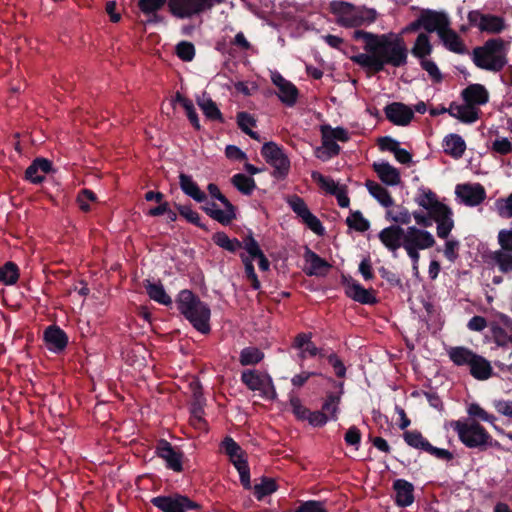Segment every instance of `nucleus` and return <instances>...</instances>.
Masks as SVG:
<instances>
[{
	"label": "nucleus",
	"instance_id": "nucleus-39",
	"mask_svg": "<svg viewBox=\"0 0 512 512\" xmlns=\"http://www.w3.org/2000/svg\"><path fill=\"white\" fill-rule=\"evenodd\" d=\"M449 359L456 366H469L474 360L476 353L465 346L450 347L447 351Z\"/></svg>",
	"mask_w": 512,
	"mask_h": 512
},
{
	"label": "nucleus",
	"instance_id": "nucleus-10",
	"mask_svg": "<svg viewBox=\"0 0 512 512\" xmlns=\"http://www.w3.org/2000/svg\"><path fill=\"white\" fill-rule=\"evenodd\" d=\"M207 190L212 198L217 199L224 206V210L212 209L209 206H202L201 209L213 220L223 226L230 225L237 217V208L229 199L221 193L219 187L214 183H209Z\"/></svg>",
	"mask_w": 512,
	"mask_h": 512
},
{
	"label": "nucleus",
	"instance_id": "nucleus-42",
	"mask_svg": "<svg viewBox=\"0 0 512 512\" xmlns=\"http://www.w3.org/2000/svg\"><path fill=\"white\" fill-rule=\"evenodd\" d=\"M433 46L430 43L429 36L426 33H420L411 49V54L420 61L431 55Z\"/></svg>",
	"mask_w": 512,
	"mask_h": 512
},
{
	"label": "nucleus",
	"instance_id": "nucleus-55",
	"mask_svg": "<svg viewBox=\"0 0 512 512\" xmlns=\"http://www.w3.org/2000/svg\"><path fill=\"white\" fill-rule=\"evenodd\" d=\"M492 259L497 264L502 273H509L512 271V252L498 250L492 255Z\"/></svg>",
	"mask_w": 512,
	"mask_h": 512
},
{
	"label": "nucleus",
	"instance_id": "nucleus-47",
	"mask_svg": "<svg viewBox=\"0 0 512 512\" xmlns=\"http://www.w3.org/2000/svg\"><path fill=\"white\" fill-rule=\"evenodd\" d=\"M278 90V97L283 104L288 107L295 105L299 92L297 87L292 82L288 81L286 84L281 85Z\"/></svg>",
	"mask_w": 512,
	"mask_h": 512
},
{
	"label": "nucleus",
	"instance_id": "nucleus-17",
	"mask_svg": "<svg viewBox=\"0 0 512 512\" xmlns=\"http://www.w3.org/2000/svg\"><path fill=\"white\" fill-rule=\"evenodd\" d=\"M455 194L466 206L470 207L478 206L486 199L485 188L480 183L458 184Z\"/></svg>",
	"mask_w": 512,
	"mask_h": 512
},
{
	"label": "nucleus",
	"instance_id": "nucleus-46",
	"mask_svg": "<svg viewBox=\"0 0 512 512\" xmlns=\"http://www.w3.org/2000/svg\"><path fill=\"white\" fill-rule=\"evenodd\" d=\"M239 257L244 265L245 275L246 278L250 281L251 287L254 290H259L261 288V283L258 279V276L255 272L254 264H253V258L248 253L245 254L241 252L239 254Z\"/></svg>",
	"mask_w": 512,
	"mask_h": 512
},
{
	"label": "nucleus",
	"instance_id": "nucleus-3",
	"mask_svg": "<svg viewBox=\"0 0 512 512\" xmlns=\"http://www.w3.org/2000/svg\"><path fill=\"white\" fill-rule=\"evenodd\" d=\"M212 240L218 247L230 252L236 253L240 249L251 255L253 259L258 260V266L261 271H268L270 268V262L260 248L259 243L253 236V232L249 230L248 234L243 237L240 241L237 238H229L228 235L223 231H218L213 234Z\"/></svg>",
	"mask_w": 512,
	"mask_h": 512
},
{
	"label": "nucleus",
	"instance_id": "nucleus-30",
	"mask_svg": "<svg viewBox=\"0 0 512 512\" xmlns=\"http://www.w3.org/2000/svg\"><path fill=\"white\" fill-rule=\"evenodd\" d=\"M439 38L441 39L443 45L451 52L456 54H464L467 49L460 38V36L449 26L444 28L439 34Z\"/></svg>",
	"mask_w": 512,
	"mask_h": 512
},
{
	"label": "nucleus",
	"instance_id": "nucleus-24",
	"mask_svg": "<svg viewBox=\"0 0 512 512\" xmlns=\"http://www.w3.org/2000/svg\"><path fill=\"white\" fill-rule=\"evenodd\" d=\"M336 387L339 388V392H327L326 398L322 404V409L329 417V420L336 421L338 419V413L340 411L339 405L341 402V396L343 394V383L336 382L332 378L329 379Z\"/></svg>",
	"mask_w": 512,
	"mask_h": 512
},
{
	"label": "nucleus",
	"instance_id": "nucleus-45",
	"mask_svg": "<svg viewBox=\"0 0 512 512\" xmlns=\"http://www.w3.org/2000/svg\"><path fill=\"white\" fill-rule=\"evenodd\" d=\"M232 185L243 195L250 196L256 189L255 180L246 174L237 173L231 177Z\"/></svg>",
	"mask_w": 512,
	"mask_h": 512
},
{
	"label": "nucleus",
	"instance_id": "nucleus-31",
	"mask_svg": "<svg viewBox=\"0 0 512 512\" xmlns=\"http://www.w3.org/2000/svg\"><path fill=\"white\" fill-rule=\"evenodd\" d=\"M443 148L447 155L460 159L466 151V143L460 135L451 133L443 139Z\"/></svg>",
	"mask_w": 512,
	"mask_h": 512
},
{
	"label": "nucleus",
	"instance_id": "nucleus-34",
	"mask_svg": "<svg viewBox=\"0 0 512 512\" xmlns=\"http://www.w3.org/2000/svg\"><path fill=\"white\" fill-rule=\"evenodd\" d=\"M322 146L318 147L315 151L317 158L322 161H327L340 153V146L336 143V140L331 138L324 130H321Z\"/></svg>",
	"mask_w": 512,
	"mask_h": 512
},
{
	"label": "nucleus",
	"instance_id": "nucleus-43",
	"mask_svg": "<svg viewBox=\"0 0 512 512\" xmlns=\"http://www.w3.org/2000/svg\"><path fill=\"white\" fill-rule=\"evenodd\" d=\"M144 286L148 296L155 302L164 306H170L172 304L171 297L166 293L161 283L147 281Z\"/></svg>",
	"mask_w": 512,
	"mask_h": 512
},
{
	"label": "nucleus",
	"instance_id": "nucleus-22",
	"mask_svg": "<svg viewBox=\"0 0 512 512\" xmlns=\"http://www.w3.org/2000/svg\"><path fill=\"white\" fill-rule=\"evenodd\" d=\"M414 201L427 212H431L434 216L448 207V205L438 200L435 192L425 187L418 189V192L414 197Z\"/></svg>",
	"mask_w": 512,
	"mask_h": 512
},
{
	"label": "nucleus",
	"instance_id": "nucleus-14",
	"mask_svg": "<svg viewBox=\"0 0 512 512\" xmlns=\"http://www.w3.org/2000/svg\"><path fill=\"white\" fill-rule=\"evenodd\" d=\"M241 381L252 391H261L269 399L276 397V390L270 376H262L255 370H246L241 374Z\"/></svg>",
	"mask_w": 512,
	"mask_h": 512
},
{
	"label": "nucleus",
	"instance_id": "nucleus-7",
	"mask_svg": "<svg viewBox=\"0 0 512 512\" xmlns=\"http://www.w3.org/2000/svg\"><path fill=\"white\" fill-rule=\"evenodd\" d=\"M221 448L229 457L230 462L239 473L240 483L244 489L250 490V467L246 457L245 451L241 446L230 436H226L221 442Z\"/></svg>",
	"mask_w": 512,
	"mask_h": 512
},
{
	"label": "nucleus",
	"instance_id": "nucleus-27",
	"mask_svg": "<svg viewBox=\"0 0 512 512\" xmlns=\"http://www.w3.org/2000/svg\"><path fill=\"white\" fill-rule=\"evenodd\" d=\"M52 170V162L46 158L38 157L32 161L25 171V180L33 184H39L44 180V176L39 171L47 174Z\"/></svg>",
	"mask_w": 512,
	"mask_h": 512
},
{
	"label": "nucleus",
	"instance_id": "nucleus-58",
	"mask_svg": "<svg viewBox=\"0 0 512 512\" xmlns=\"http://www.w3.org/2000/svg\"><path fill=\"white\" fill-rule=\"evenodd\" d=\"M468 415L472 418H477L484 422L493 423L496 420V417L492 414L486 412L479 404L472 403L468 407Z\"/></svg>",
	"mask_w": 512,
	"mask_h": 512
},
{
	"label": "nucleus",
	"instance_id": "nucleus-1",
	"mask_svg": "<svg viewBox=\"0 0 512 512\" xmlns=\"http://www.w3.org/2000/svg\"><path fill=\"white\" fill-rule=\"evenodd\" d=\"M354 40H363L365 53H359L350 59L353 63L367 69L375 75L386 65L402 67L407 64L408 49L403 38L392 33L374 34L364 30H355Z\"/></svg>",
	"mask_w": 512,
	"mask_h": 512
},
{
	"label": "nucleus",
	"instance_id": "nucleus-60",
	"mask_svg": "<svg viewBox=\"0 0 512 512\" xmlns=\"http://www.w3.org/2000/svg\"><path fill=\"white\" fill-rule=\"evenodd\" d=\"M420 66L429 74L433 82L440 83L442 81V74L434 61L423 59L420 61Z\"/></svg>",
	"mask_w": 512,
	"mask_h": 512
},
{
	"label": "nucleus",
	"instance_id": "nucleus-29",
	"mask_svg": "<svg viewBox=\"0 0 512 512\" xmlns=\"http://www.w3.org/2000/svg\"><path fill=\"white\" fill-rule=\"evenodd\" d=\"M373 170L379 179L388 186H396L401 182L400 172L388 162L374 163Z\"/></svg>",
	"mask_w": 512,
	"mask_h": 512
},
{
	"label": "nucleus",
	"instance_id": "nucleus-64",
	"mask_svg": "<svg viewBox=\"0 0 512 512\" xmlns=\"http://www.w3.org/2000/svg\"><path fill=\"white\" fill-rule=\"evenodd\" d=\"M297 508L300 512H328L324 502L317 500L304 501Z\"/></svg>",
	"mask_w": 512,
	"mask_h": 512
},
{
	"label": "nucleus",
	"instance_id": "nucleus-38",
	"mask_svg": "<svg viewBox=\"0 0 512 512\" xmlns=\"http://www.w3.org/2000/svg\"><path fill=\"white\" fill-rule=\"evenodd\" d=\"M365 186L370 195L374 197L383 207L389 208L394 206L393 197L391 196L390 192L381 184L373 180H367Z\"/></svg>",
	"mask_w": 512,
	"mask_h": 512
},
{
	"label": "nucleus",
	"instance_id": "nucleus-2",
	"mask_svg": "<svg viewBox=\"0 0 512 512\" xmlns=\"http://www.w3.org/2000/svg\"><path fill=\"white\" fill-rule=\"evenodd\" d=\"M175 303L178 311L200 333L208 334L211 331V310L207 303L191 290L183 289L176 296Z\"/></svg>",
	"mask_w": 512,
	"mask_h": 512
},
{
	"label": "nucleus",
	"instance_id": "nucleus-35",
	"mask_svg": "<svg viewBox=\"0 0 512 512\" xmlns=\"http://www.w3.org/2000/svg\"><path fill=\"white\" fill-rule=\"evenodd\" d=\"M449 115L463 123H474L479 117L475 107H470L468 104L459 105L456 102L450 104Z\"/></svg>",
	"mask_w": 512,
	"mask_h": 512
},
{
	"label": "nucleus",
	"instance_id": "nucleus-51",
	"mask_svg": "<svg viewBox=\"0 0 512 512\" xmlns=\"http://www.w3.org/2000/svg\"><path fill=\"white\" fill-rule=\"evenodd\" d=\"M277 490V484L274 479L262 477L261 483L254 486V496L257 500L261 501L266 496L272 494Z\"/></svg>",
	"mask_w": 512,
	"mask_h": 512
},
{
	"label": "nucleus",
	"instance_id": "nucleus-23",
	"mask_svg": "<svg viewBox=\"0 0 512 512\" xmlns=\"http://www.w3.org/2000/svg\"><path fill=\"white\" fill-rule=\"evenodd\" d=\"M462 99L470 107L485 105L489 101L488 90L482 84H470L461 92Z\"/></svg>",
	"mask_w": 512,
	"mask_h": 512
},
{
	"label": "nucleus",
	"instance_id": "nucleus-41",
	"mask_svg": "<svg viewBox=\"0 0 512 512\" xmlns=\"http://www.w3.org/2000/svg\"><path fill=\"white\" fill-rule=\"evenodd\" d=\"M306 261L310 264V268L307 272L308 275H325L331 265L317 253L308 249L306 252Z\"/></svg>",
	"mask_w": 512,
	"mask_h": 512
},
{
	"label": "nucleus",
	"instance_id": "nucleus-50",
	"mask_svg": "<svg viewBox=\"0 0 512 512\" xmlns=\"http://www.w3.org/2000/svg\"><path fill=\"white\" fill-rule=\"evenodd\" d=\"M176 209L179 214L184 217L189 223L197 226L198 228L208 232V227L201 221V217L199 213L192 210L190 206L175 204Z\"/></svg>",
	"mask_w": 512,
	"mask_h": 512
},
{
	"label": "nucleus",
	"instance_id": "nucleus-63",
	"mask_svg": "<svg viewBox=\"0 0 512 512\" xmlns=\"http://www.w3.org/2000/svg\"><path fill=\"white\" fill-rule=\"evenodd\" d=\"M497 240L503 251L512 252V228L500 230Z\"/></svg>",
	"mask_w": 512,
	"mask_h": 512
},
{
	"label": "nucleus",
	"instance_id": "nucleus-19",
	"mask_svg": "<svg viewBox=\"0 0 512 512\" xmlns=\"http://www.w3.org/2000/svg\"><path fill=\"white\" fill-rule=\"evenodd\" d=\"M378 238L385 248L395 253L399 248H404L405 229L400 225H390L379 232Z\"/></svg>",
	"mask_w": 512,
	"mask_h": 512
},
{
	"label": "nucleus",
	"instance_id": "nucleus-53",
	"mask_svg": "<svg viewBox=\"0 0 512 512\" xmlns=\"http://www.w3.org/2000/svg\"><path fill=\"white\" fill-rule=\"evenodd\" d=\"M346 224L358 232H365L370 228V222L364 218L359 210L350 213V216L346 219Z\"/></svg>",
	"mask_w": 512,
	"mask_h": 512
},
{
	"label": "nucleus",
	"instance_id": "nucleus-54",
	"mask_svg": "<svg viewBox=\"0 0 512 512\" xmlns=\"http://www.w3.org/2000/svg\"><path fill=\"white\" fill-rule=\"evenodd\" d=\"M311 178L322 188L324 189L327 193L331 194V195H335L338 190H340L341 187L338 186L337 183H335V181L331 178H328L324 175H322L320 172L318 171H313L311 173Z\"/></svg>",
	"mask_w": 512,
	"mask_h": 512
},
{
	"label": "nucleus",
	"instance_id": "nucleus-26",
	"mask_svg": "<svg viewBox=\"0 0 512 512\" xmlns=\"http://www.w3.org/2000/svg\"><path fill=\"white\" fill-rule=\"evenodd\" d=\"M395 503L399 507H408L414 502V486L407 480L397 479L393 482Z\"/></svg>",
	"mask_w": 512,
	"mask_h": 512
},
{
	"label": "nucleus",
	"instance_id": "nucleus-9",
	"mask_svg": "<svg viewBox=\"0 0 512 512\" xmlns=\"http://www.w3.org/2000/svg\"><path fill=\"white\" fill-rule=\"evenodd\" d=\"M150 503L161 512H188L201 509V505L198 502L177 492L155 496L151 498Z\"/></svg>",
	"mask_w": 512,
	"mask_h": 512
},
{
	"label": "nucleus",
	"instance_id": "nucleus-18",
	"mask_svg": "<svg viewBox=\"0 0 512 512\" xmlns=\"http://www.w3.org/2000/svg\"><path fill=\"white\" fill-rule=\"evenodd\" d=\"M386 118L397 126H406L414 118V111L402 102H392L384 107Z\"/></svg>",
	"mask_w": 512,
	"mask_h": 512
},
{
	"label": "nucleus",
	"instance_id": "nucleus-12",
	"mask_svg": "<svg viewBox=\"0 0 512 512\" xmlns=\"http://www.w3.org/2000/svg\"><path fill=\"white\" fill-rule=\"evenodd\" d=\"M155 454L165 461L167 469L176 473L183 472L184 453L166 439L158 440L155 446Z\"/></svg>",
	"mask_w": 512,
	"mask_h": 512
},
{
	"label": "nucleus",
	"instance_id": "nucleus-48",
	"mask_svg": "<svg viewBox=\"0 0 512 512\" xmlns=\"http://www.w3.org/2000/svg\"><path fill=\"white\" fill-rule=\"evenodd\" d=\"M264 358V353L257 347H245L240 352L239 362L242 366L256 365Z\"/></svg>",
	"mask_w": 512,
	"mask_h": 512
},
{
	"label": "nucleus",
	"instance_id": "nucleus-20",
	"mask_svg": "<svg viewBox=\"0 0 512 512\" xmlns=\"http://www.w3.org/2000/svg\"><path fill=\"white\" fill-rule=\"evenodd\" d=\"M420 18L422 27L427 33L436 32L439 34L444 28L450 26L449 18L443 12L424 9L420 13Z\"/></svg>",
	"mask_w": 512,
	"mask_h": 512
},
{
	"label": "nucleus",
	"instance_id": "nucleus-59",
	"mask_svg": "<svg viewBox=\"0 0 512 512\" xmlns=\"http://www.w3.org/2000/svg\"><path fill=\"white\" fill-rule=\"evenodd\" d=\"M490 330L493 340L498 346H505L512 340L507 331L498 324H493Z\"/></svg>",
	"mask_w": 512,
	"mask_h": 512
},
{
	"label": "nucleus",
	"instance_id": "nucleus-5",
	"mask_svg": "<svg viewBox=\"0 0 512 512\" xmlns=\"http://www.w3.org/2000/svg\"><path fill=\"white\" fill-rule=\"evenodd\" d=\"M330 11L337 17V24L346 28L360 27L376 20V11L366 7H356L345 1L330 3Z\"/></svg>",
	"mask_w": 512,
	"mask_h": 512
},
{
	"label": "nucleus",
	"instance_id": "nucleus-8",
	"mask_svg": "<svg viewBox=\"0 0 512 512\" xmlns=\"http://www.w3.org/2000/svg\"><path fill=\"white\" fill-rule=\"evenodd\" d=\"M261 156L273 167L271 175L277 180H285L290 172L291 162L284 150L277 143L270 141L263 144Z\"/></svg>",
	"mask_w": 512,
	"mask_h": 512
},
{
	"label": "nucleus",
	"instance_id": "nucleus-11",
	"mask_svg": "<svg viewBox=\"0 0 512 512\" xmlns=\"http://www.w3.org/2000/svg\"><path fill=\"white\" fill-rule=\"evenodd\" d=\"M288 205L292 211L302 219L303 223L316 235L323 236L325 234V228L321 221L311 213L307 204L298 195H292L287 200Z\"/></svg>",
	"mask_w": 512,
	"mask_h": 512
},
{
	"label": "nucleus",
	"instance_id": "nucleus-44",
	"mask_svg": "<svg viewBox=\"0 0 512 512\" xmlns=\"http://www.w3.org/2000/svg\"><path fill=\"white\" fill-rule=\"evenodd\" d=\"M385 218L396 223L395 225H408L411 223L412 213L403 205H395L386 211Z\"/></svg>",
	"mask_w": 512,
	"mask_h": 512
},
{
	"label": "nucleus",
	"instance_id": "nucleus-28",
	"mask_svg": "<svg viewBox=\"0 0 512 512\" xmlns=\"http://www.w3.org/2000/svg\"><path fill=\"white\" fill-rule=\"evenodd\" d=\"M346 295L360 304L373 305L377 303V298L372 294V291L364 288L355 280L348 283Z\"/></svg>",
	"mask_w": 512,
	"mask_h": 512
},
{
	"label": "nucleus",
	"instance_id": "nucleus-62",
	"mask_svg": "<svg viewBox=\"0 0 512 512\" xmlns=\"http://www.w3.org/2000/svg\"><path fill=\"white\" fill-rule=\"evenodd\" d=\"M498 215L502 218L512 217V193L506 197L496 201Z\"/></svg>",
	"mask_w": 512,
	"mask_h": 512
},
{
	"label": "nucleus",
	"instance_id": "nucleus-21",
	"mask_svg": "<svg viewBox=\"0 0 512 512\" xmlns=\"http://www.w3.org/2000/svg\"><path fill=\"white\" fill-rule=\"evenodd\" d=\"M43 339L48 350L54 353L63 352L68 344L66 332L57 325L48 326L44 331Z\"/></svg>",
	"mask_w": 512,
	"mask_h": 512
},
{
	"label": "nucleus",
	"instance_id": "nucleus-13",
	"mask_svg": "<svg viewBox=\"0 0 512 512\" xmlns=\"http://www.w3.org/2000/svg\"><path fill=\"white\" fill-rule=\"evenodd\" d=\"M468 21L471 26L477 27L481 32L490 34L501 33L506 27L503 17L483 14L478 10H473L468 13Z\"/></svg>",
	"mask_w": 512,
	"mask_h": 512
},
{
	"label": "nucleus",
	"instance_id": "nucleus-40",
	"mask_svg": "<svg viewBox=\"0 0 512 512\" xmlns=\"http://www.w3.org/2000/svg\"><path fill=\"white\" fill-rule=\"evenodd\" d=\"M172 102L173 104L177 103L184 108L186 116L195 130H201V124L199 121L198 114L196 112L193 102L190 99L185 97L180 92H176L174 98L172 99Z\"/></svg>",
	"mask_w": 512,
	"mask_h": 512
},
{
	"label": "nucleus",
	"instance_id": "nucleus-56",
	"mask_svg": "<svg viewBox=\"0 0 512 512\" xmlns=\"http://www.w3.org/2000/svg\"><path fill=\"white\" fill-rule=\"evenodd\" d=\"M76 201L81 211L89 212L91 210L89 203L96 202L97 196L92 190L84 188L79 191Z\"/></svg>",
	"mask_w": 512,
	"mask_h": 512
},
{
	"label": "nucleus",
	"instance_id": "nucleus-36",
	"mask_svg": "<svg viewBox=\"0 0 512 512\" xmlns=\"http://www.w3.org/2000/svg\"><path fill=\"white\" fill-rule=\"evenodd\" d=\"M435 216V222L437 223V236L441 239H447L454 228L452 209L448 206L445 210H442Z\"/></svg>",
	"mask_w": 512,
	"mask_h": 512
},
{
	"label": "nucleus",
	"instance_id": "nucleus-52",
	"mask_svg": "<svg viewBox=\"0 0 512 512\" xmlns=\"http://www.w3.org/2000/svg\"><path fill=\"white\" fill-rule=\"evenodd\" d=\"M403 439L410 447L423 451L426 450L429 444V441L418 430L405 431L403 433Z\"/></svg>",
	"mask_w": 512,
	"mask_h": 512
},
{
	"label": "nucleus",
	"instance_id": "nucleus-6",
	"mask_svg": "<svg viewBox=\"0 0 512 512\" xmlns=\"http://www.w3.org/2000/svg\"><path fill=\"white\" fill-rule=\"evenodd\" d=\"M450 426L467 448L485 451V443L490 440V434L478 421L454 420L450 422Z\"/></svg>",
	"mask_w": 512,
	"mask_h": 512
},
{
	"label": "nucleus",
	"instance_id": "nucleus-33",
	"mask_svg": "<svg viewBox=\"0 0 512 512\" xmlns=\"http://www.w3.org/2000/svg\"><path fill=\"white\" fill-rule=\"evenodd\" d=\"M196 102L208 120L224 123L223 114L211 97L203 93L202 96L197 97Z\"/></svg>",
	"mask_w": 512,
	"mask_h": 512
},
{
	"label": "nucleus",
	"instance_id": "nucleus-25",
	"mask_svg": "<svg viewBox=\"0 0 512 512\" xmlns=\"http://www.w3.org/2000/svg\"><path fill=\"white\" fill-rule=\"evenodd\" d=\"M168 0H138L140 11L147 16V24H157L164 22V17L158 14Z\"/></svg>",
	"mask_w": 512,
	"mask_h": 512
},
{
	"label": "nucleus",
	"instance_id": "nucleus-61",
	"mask_svg": "<svg viewBox=\"0 0 512 512\" xmlns=\"http://www.w3.org/2000/svg\"><path fill=\"white\" fill-rule=\"evenodd\" d=\"M321 130H324L331 138L340 142H348L350 135L343 127L332 128L330 125H322Z\"/></svg>",
	"mask_w": 512,
	"mask_h": 512
},
{
	"label": "nucleus",
	"instance_id": "nucleus-57",
	"mask_svg": "<svg viewBox=\"0 0 512 512\" xmlns=\"http://www.w3.org/2000/svg\"><path fill=\"white\" fill-rule=\"evenodd\" d=\"M176 55L182 61H192L195 56V47L193 43L188 41H181L176 45Z\"/></svg>",
	"mask_w": 512,
	"mask_h": 512
},
{
	"label": "nucleus",
	"instance_id": "nucleus-15",
	"mask_svg": "<svg viewBox=\"0 0 512 512\" xmlns=\"http://www.w3.org/2000/svg\"><path fill=\"white\" fill-rule=\"evenodd\" d=\"M205 0H168V10L178 19H187L203 13Z\"/></svg>",
	"mask_w": 512,
	"mask_h": 512
},
{
	"label": "nucleus",
	"instance_id": "nucleus-4",
	"mask_svg": "<svg viewBox=\"0 0 512 512\" xmlns=\"http://www.w3.org/2000/svg\"><path fill=\"white\" fill-rule=\"evenodd\" d=\"M504 40L492 38L487 40L483 46L473 49L472 60L474 64L483 70L500 72L507 64V57L504 52Z\"/></svg>",
	"mask_w": 512,
	"mask_h": 512
},
{
	"label": "nucleus",
	"instance_id": "nucleus-37",
	"mask_svg": "<svg viewBox=\"0 0 512 512\" xmlns=\"http://www.w3.org/2000/svg\"><path fill=\"white\" fill-rule=\"evenodd\" d=\"M470 374L477 380L483 381L493 375V368L490 362L481 355L476 354L470 367Z\"/></svg>",
	"mask_w": 512,
	"mask_h": 512
},
{
	"label": "nucleus",
	"instance_id": "nucleus-49",
	"mask_svg": "<svg viewBox=\"0 0 512 512\" xmlns=\"http://www.w3.org/2000/svg\"><path fill=\"white\" fill-rule=\"evenodd\" d=\"M19 278V268L14 262H6L0 267V282L4 285H13Z\"/></svg>",
	"mask_w": 512,
	"mask_h": 512
},
{
	"label": "nucleus",
	"instance_id": "nucleus-32",
	"mask_svg": "<svg viewBox=\"0 0 512 512\" xmlns=\"http://www.w3.org/2000/svg\"><path fill=\"white\" fill-rule=\"evenodd\" d=\"M179 185L183 193L191 197L196 202L202 203L207 200L206 194L199 188L198 184L190 175L180 173Z\"/></svg>",
	"mask_w": 512,
	"mask_h": 512
},
{
	"label": "nucleus",
	"instance_id": "nucleus-16",
	"mask_svg": "<svg viewBox=\"0 0 512 512\" xmlns=\"http://www.w3.org/2000/svg\"><path fill=\"white\" fill-rule=\"evenodd\" d=\"M433 235L416 226H409L405 229L404 248H415L425 250L435 245Z\"/></svg>",
	"mask_w": 512,
	"mask_h": 512
}]
</instances>
